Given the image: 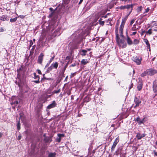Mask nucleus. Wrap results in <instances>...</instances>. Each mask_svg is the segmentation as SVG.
Here are the masks:
<instances>
[{
	"mask_svg": "<svg viewBox=\"0 0 157 157\" xmlns=\"http://www.w3.org/2000/svg\"><path fill=\"white\" fill-rule=\"evenodd\" d=\"M88 63V60L87 59H83L81 62V64L83 65H85Z\"/></svg>",
	"mask_w": 157,
	"mask_h": 157,
	"instance_id": "20",
	"label": "nucleus"
},
{
	"mask_svg": "<svg viewBox=\"0 0 157 157\" xmlns=\"http://www.w3.org/2000/svg\"><path fill=\"white\" fill-rule=\"evenodd\" d=\"M51 62H50V60H49V61L48 63L50 64L51 63Z\"/></svg>",
	"mask_w": 157,
	"mask_h": 157,
	"instance_id": "56",
	"label": "nucleus"
},
{
	"mask_svg": "<svg viewBox=\"0 0 157 157\" xmlns=\"http://www.w3.org/2000/svg\"><path fill=\"white\" fill-rule=\"evenodd\" d=\"M142 58L140 56H135L133 58V61L137 65H139L141 63Z\"/></svg>",
	"mask_w": 157,
	"mask_h": 157,
	"instance_id": "4",
	"label": "nucleus"
},
{
	"mask_svg": "<svg viewBox=\"0 0 157 157\" xmlns=\"http://www.w3.org/2000/svg\"><path fill=\"white\" fill-rule=\"evenodd\" d=\"M33 44V43L32 41V40H30V46H31Z\"/></svg>",
	"mask_w": 157,
	"mask_h": 157,
	"instance_id": "42",
	"label": "nucleus"
},
{
	"mask_svg": "<svg viewBox=\"0 0 157 157\" xmlns=\"http://www.w3.org/2000/svg\"><path fill=\"white\" fill-rule=\"evenodd\" d=\"M148 75L151 76L157 73V71L154 70H147Z\"/></svg>",
	"mask_w": 157,
	"mask_h": 157,
	"instance_id": "9",
	"label": "nucleus"
},
{
	"mask_svg": "<svg viewBox=\"0 0 157 157\" xmlns=\"http://www.w3.org/2000/svg\"><path fill=\"white\" fill-rule=\"evenodd\" d=\"M139 40L135 39L134 40L133 43L134 44H138L139 43Z\"/></svg>",
	"mask_w": 157,
	"mask_h": 157,
	"instance_id": "28",
	"label": "nucleus"
},
{
	"mask_svg": "<svg viewBox=\"0 0 157 157\" xmlns=\"http://www.w3.org/2000/svg\"><path fill=\"white\" fill-rule=\"evenodd\" d=\"M18 140H20L21 138V136H18Z\"/></svg>",
	"mask_w": 157,
	"mask_h": 157,
	"instance_id": "53",
	"label": "nucleus"
},
{
	"mask_svg": "<svg viewBox=\"0 0 157 157\" xmlns=\"http://www.w3.org/2000/svg\"><path fill=\"white\" fill-rule=\"evenodd\" d=\"M56 154L55 153H50L49 154L48 157H55Z\"/></svg>",
	"mask_w": 157,
	"mask_h": 157,
	"instance_id": "23",
	"label": "nucleus"
},
{
	"mask_svg": "<svg viewBox=\"0 0 157 157\" xmlns=\"http://www.w3.org/2000/svg\"><path fill=\"white\" fill-rule=\"evenodd\" d=\"M58 66V63L57 62H55L52 63L51 66L49 67L47 70L48 72L53 70L54 69H56L57 68Z\"/></svg>",
	"mask_w": 157,
	"mask_h": 157,
	"instance_id": "3",
	"label": "nucleus"
},
{
	"mask_svg": "<svg viewBox=\"0 0 157 157\" xmlns=\"http://www.w3.org/2000/svg\"><path fill=\"white\" fill-rule=\"evenodd\" d=\"M138 28L136 27V25H134L132 28L131 30L132 31H135Z\"/></svg>",
	"mask_w": 157,
	"mask_h": 157,
	"instance_id": "26",
	"label": "nucleus"
},
{
	"mask_svg": "<svg viewBox=\"0 0 157 157\" xmlns=\"http://www.w3.org/2000/svg\"><path fill=\"white\" fill-rule=\"evenodd\" d=\"M49 10H50L52 11V10H53V9L52 8H49Z\"/></svg>",
	"mask_w": 157,
	"mask_h": 157,
	"instance_id": "54",
	"label": "nucleus"
},
{
	"mask_svg": "<svg viewBox=\"0 0 157 157\" xmlns=\"http://www.w3.org/2000/svg\"><path fill=\"white\" fill-rule=\"evenodd\" d=\"M19 17H20L21 18H24L25 17V16L24 15H20L19 16Z\"/></svg>",
	"mask_w": 157,
	"mask_h": 157,
	"instance_id": "43",
	"label": "nucleus"
},
{
	"mask_svg": "<svg viewBox=\"0 0 157 157\" xmlns=\"http://www.w3.org/2000/svg\"><path fill=\"white\" fill-rule=\"evenodd\" d=\"M82 52L83 53L81 55L82 56H84L86 55V53L87 52V50L83 49L82 50Z\"/></svg>",
	"mask_w": 157,
	"mask_h": 157,
	"instance_id": "24",
	"label": "nucleus"
},
{
	"mask_svg": "<svg viewBox=\"0 0 157 157\" xmlns=\"http://www.w3.org/2000/svg\"><path fill=\"white\" fill-rule=\"evenodd\" d=\"M59 92V90H57L55 91V93H57Z\"/></svg>",
	"mask_w": 157,
	"mask_h": 157,
	"instance_id": "50",
	"label": "nucleus"
},
{
	"mask_svg": "<svg viewBox=\"0 0 157 157\" xmlns=\"http://www.w3.org/2000/svg\"><path fill=\"white\" fill-rule=\"evenodd\" d=\"M98 22L99 23V24L100 25H103L104 24V21H101V19L100 18L98 21Z\"/></svg>",
	"mask_w": 157,
	"mask_h": 157,
	"instance_id": "25",
	"label": "nucleus"
},
{
	"mask_svg": "<svg viewBox=\"0 0 157 157\" xmlns=\"http://www.w3.org/2000/svg\"><path fill=\"white\" fill-rule=\"evenodd\" d=\"M106 17V16H105V17H104L105 18Z\"/></svg>",
	"mask_w": 157,
	"mask_h": 157,
	"instance_id": "62",
	"label": "nucleus"
},
{
	"mask_svg": "<svg viewBox=\"0 0 157 157\" xmlns=\"http://www.w3.org/2000/svg\"><path fill=\"white\" fill-rule=\"evenodd\" d=\"M133 75L135 73V70H133Z\"/></svg>",
	"mask_w": 157,
	"mask_h": 157,
	"instance_id": "55",
	"label": "nucleus"
},
{
	"mask_svg": "<svg viewBox=\"0 0 157 157\" xmlns=\"http://www.w3.org/2000/svg\"><path fill=\"white\" fill-rule=\"evenodd\" d=\"M33 41H35V39H33Z\"/></svg>",
	"mask_w": 157,
	"mask_h": 157,
	"instance_id": "63",
	"label": "nucleus"
},
{
	"mask_svg": "<svg viewBox=\"0 0 157 157\" xmlns=\"http://www.w3.org/2000/svg\"><path fill=\"white\" fill-rule=\"evenodd\" d=\"M75 65H76V64L75 63H74V64H72L71 65V66L72 67H74V66H75Z\"/></svg>",
	"mask_w": 157,
	"mask_h": 157,
	"instance_id": "49",
	"label": "nucleus"
},
{
	"mask_svg": "<svg viewBox=\"0 0 157 157\" xmlns=\"http://www.w3.org/2000/svg\"><path fill=\"white\" fill-rule=\"evenodd\" d=\"M136 121L140 125L142 124H144L146 121L147 120L146 117H144L143 119L141 120L140 117H138L136 118Z\"/></svg>",
	"mask_w": 157,
	"mask_h": 157,
	"instance_id": "5",
	"label": "nucleus"
},
{
	"mask_svg": "<svg viewBox=\"0 0 157 157\" xmlns=\"http://www.w3.org/2000/svg\"><path fill=\"white\" fill-rule=\"evenodd\" d=\"M129 15L128 14V15L123 18L122 19V22L120 26V27L119 30V34L121 36V37L123 36V28L124 25L125 23V22L127 19Z\"/></svg>",
	"mask_w": 157,
	"mask_h": 157,
	"instance_id": "2",
	"label": "nucleus"
},
{
	"mask_svg": "<svg viewBox=\"0 0 157 157\" xmlns=\"http://www.w3.org/2000/svg\"><path fill=\"white\" fill-rule=\"evenodd\" d=\"M143 7L141 6H140L137 8V11L139 12L141 11Z\"/></svg>",
	"mask_w": 157,
	"mask_h": 157,
	"instance_id": "27",
	"label": "nucleus"
},
{
	"mask_svg": "<svg viewBox=\"0 0 157 157\" xmlns=\"http://www.w3.org/2000/svg\"><path fill=\"white\" fill-rule=\"evenodd\" d=\"M56 103L55 101H53L52 102L47 106V108L50 109L55 107L56 105Z\"/></svg>",
	"mask_w": 157,
	"mask_h": 157,
	"instance_id": "13",
	"label": "nucleus"
},
{
	"mask_svg": "<svg viewBox=\"0 0 157 157\" xmlns=\"http://www.w3.org/2000/svg\"><path fill=\"white\" fill-rule=\"evenodd\" d=\"M145 135L146 134L144 133L141 134L140 133H137L136 136L138 140H140L142 138L144 137Z\"/></svg>",
	"mask_w": 157,
	"mask_h": 157,
	"instance_id": "12",
	"label": "nucleus"
},
{
	"mask_svg": "<svg viewBox=\"0 0 157 157\" xmlns=\"http://www.w3.org/2000/svg\"><path fill=\"white\" fill-rule=\"evenodd\" d=\"M17 19V17H15L13 18H10V22H14Z\"/></svg>",
	"mask_w": 157,
	"mask_h": 157,
	"instance_id": "31",
	"label": "nucleus"
},
{
	"mask_svg": "<svg viewBox=\"0 0 157 157\" xmlns=\"http://www.w3.org/2000/svg\"><path fill=\"white\" fill-rule=\"evenodd\" d=\"M91 50V49L90 48H89V49H87V50H87V51H90Z\"/></svg>",
	"mask_w": 157,
	"mask_h": 157,
	"instance_id": "51",
	"label": "nucleus"
},
{
	"mask_svg": "<svg viewBox=\"0 0 157 157\" xmlns=\"http://www.w3.org/2000/svg\"><path fill=\"white\" fill-rule=\"evenodd\" d=\"M44 140L46 142H51L52 141L51 137H46L44 139Z\"/></svg>",
	"mask_w": 157,
	"mask_h": 157,
	"instance_id": "18",
	"label": "nucleus"
},
{
	"mask_svg": "<svg viewBox=\"0 0 157 157\" xmlns=\"http://www.w3.org/2000/svg\"><path fill=\"white\" fill-rule=\"evenodd\" d=\"M151 27H154L155 28H157V24L155 21H152L151 23Z\"/></svg>",
	"mask_w": 157,
	"mask_h": 157,
	"instance_id": "14",
	"label": "nucleus"
},
{
	"mask_svg": "<svg viewBox=\"0 0 157 157\" xmlns=\"http://www.w3.org/2000/svg\"><path fill=\"white\" fill-rule=\"evenodd\" d=\"M17 128L18 130H19L20 129V122L18 121L17 124Z\"/></svg>",
	"mask_w": 157,
	"mask_h": 157,
	"instance_id": "30",
	"label": "nucleus"
},
{
	"mask_svg": "<svg viewBox=\"0 0 157 157\" xmlns=\"http://www.w3.org/2000/svg\"><path fill=\"white\" fill-rule=\"evenodd\" d=\"M18 101H15V100L12 103H11L10 104H11V105H13V104H14V105H17V104H18Z\"/></svg>",
	"mask_w": 157,
	"mask_h": 157,
	"instance_id": "33",
	"label": "nucleus"
},
{
	"mask_svg": "<svg viewBox=\"0 0 157 157\" xmlns=\"http://www.w3.org/2000/svg\"><path fill=\"white\" fill-rule=\"evenodd\" d=\"M76 74V72H75L74 73H72L71 75V77L72 78Z\"/></svg>",
	"mask_w": 157,
	"mask_h": 157,
	"instance_id": "37",
	"label": "nucleus"
},
{
	"mask_svg": "<svg viewBox=\"0 0 157 157\" xmlns=\"http://www.w3.org/2000/svg\"><path fill=\"white\" fill-rule=\"evenodd\" d=\"M37 71H38V72L39 74H41V71L40 70H37Z\"/></svg>",
	"mask_w": 157,
	"mask_h": 157,
	"instance_id": "44",
	"label": "nucleus"
},
{
	"mask_svg": "<svg viewBox=\"0 0 157 157\" xmlns=\"http://www.w3.org/2000/svg\"><path fill=\"white\" fill-rule=\"evenodd\" d=\"M44 56V55L43 53H40V55L39 56L37 62L38 63L40 64L42 63Z\"/></svg>",
	"mask_w": 157,
	"mask_h": 157,
	"instance_id": "10",
	"label": "nucleus"
},
{
	"mask_svg": "<svg viewBox=\"0 0 157 157\" xmlns=\"http://www.w3.org/2000/svg\"><path fill=\"white\" fill-rule=\"evenodd\" d=\"M127 42L128 44L129 45L132 44L133 43L132 41L128 37H127Z\"/></svg>",
	"mask_w": 157,
	"mask_h": 157,
	"instance_id": "19",
	"label": "nucleus"
},
{
	"mask_svg": "<svg viewBox=\"0 0 157 157\" xmlns=\"http://www.w3.org/2000/svg\"><path fill=\"white\" fill-rule=\"evenodd\" d=\"M153 90L155 93L154 96L155 97L157 95V85L155 81H154L153 84Z\"/></svg>",
	"mask_w": 157,
	"mask_h": 157,
	"instance_id": "6",
	"label": "nucleus"
},
{
	"mask_svg": "<svg viewBox=\"0 0 157 157\" xmlns=\"http://www.w3.org/2000/svg\"><path fill=\"white\" fill-rule=\"evenodd\" d=\"M134 101L136 104V105L134 106V108H136L138 106L139 104L141 103V100L138 99V98H136L134 100Z\"/></svg>",
	"mask_w": 157,
	"mask_h": 157,
	"instance_id": "11",
	"label": "nucleus"
},
{
	"mask_svg": "<svg viewBox=\"0 0 157 157\" xmlns=\"http://www.w3.org/2000/svg\"><path fill=\"white\" fill-rule=\"evenodd\" d=\"M150 10V8L149 7H147L146 9L145 10V11L144 13H147Z\"/></svg>",
	"mask_w": 157,
	"mask_h": 157,
	"instance_id": "34",
	"label": "nucleus"
},
{
	"mask_svg": "<svg viewBox=\"0 0 157 157\" xmlns=\"http://www.w3.org/2000/svg\"><path fill=\"white\" fill-rule=\"evenodd\" d=\"M155 144L156 145H157V141L156 142Z\"/></svg>",
	"mask_w": 157,
	"mask_h": 157,
	"instance_id": "60",
	"label": "nucleus"
},
{
	"mask_svg": "<svg viewBox=\"0 0 157 157\" xmlns=\"http://www.w3.org/2000/svg\"><path fill=\"white\" fill-rule=\"evenodd\" d=\"M119 141V137H117L115 140L113 145L111 147V150L112 151H113L114 150V148L116 147L117 144L118 143Z\"/></svg>",
	"mask_w": 157,
	"mask_h": 157,
	"instance_id": "7",
	"label": "nucleus"
},
{
	"mask_svg": "<svg viewBox=\"0 0 157 157\" xmlns=\"http://www.w3.org/2000/svg\"><path fill=\"white\" fill-rule=\"evenodd\" d=\"M83 0H80L79 3H78V4H80L82 2Z\"/></svg>",
	"mask_w": 157,
	"mask_h": 157,
	"instance_id": "48",
	"label": "nucleus"
},
{
	"mask_svg": "<svg viewBox=\"0 0 157 157\" xmlns=\"http://www.w3.org/2000/svg\"><path fill=\"white\" fill-rule=\"evenodd\" d=\"M55 58V56H53L49 60L50 62H52L54 59Z\"/></svg>",
	"mask_w": 157,
	"mask_h": 157,
	"instance_id": "40",
	"label": "nucleus"
},
{
	"mask_svg": "<svg viewBox=\"0 0 157 157\" xmlns=\"http://www.w3.org/2000/svg\"><path fill=\"white\" fill-rule=\"evenodd\" d=\"M7 20V17L5 15H2L0 16V20L5 21Z\"/></svg>",
	"mask_w": 157,
	"mask_h": 157,
	"instance_id": "21",
	"label": "nucleus"
},
{
	"mask_svg": "<svg viewBox=\"0 0 157 157\" xmlns=\"http://www.w3.org/2000/svg\"><path fill=\"white\" fill-rule=\"evenodd\" d=\"M37 78H38L37 80H34V81H33V82H35L36 83H39L40 82V81H39L40 78H39V76H38Z\"/></svg>",
	"mask_w": 157,
	"mask_h": 157,
	"instance_id": "32",
	"label": "nucleus"
},
{
	"mask_svg": "<svg viewBox=\"0 0 157 157\" xmlns=\"http://www.w3.org/2000/svg\"><path fill=\"white\" fill-rule=\"evenodd\" d=\"M143 86V83L142 82H140L138 85L137 86V88L138 90H141Z\"/></svg>",
	"mask_w": 157,
	"mask_h": 157,
	"instance_id": "16",
	"label": "nucleus"
},
{
	"mask_svg": "<svg viewBox=\"0 0 157 157\" xmlns=\"http://www.w3.org/2000/svg\"><path fill=\"white\" fill-rule=\"evenodd\" d=\"M130 6L128 5V4L124 6H121L120 7H118L117 8L121 10H124L125 9H127L128 10H130Z\"/></svg>",
	"mask_w": 157,
	"mask_h": 157,
	"instance_id": "8",
	"label": "nucleus"
},
{
	"mask_svg": "<svg viewBox=\"0 0 157 157\" xmlns=\"http://www.w3.org/2000/svg\"><path fill=\"white\" fill-rule=\"evenodd\" d=\"M49 64L48 63L46 65L45 68L49 66Z\"/></svg>",
	"mask_w": 157,
	"mask_h": 157,
	"instance_id": "45",
	"label": "nucleus"
},
{
	"mask_svg": "<svg viewBox=\"0 0 157 157\" xmlns=\"http://www.w3.org/2000/svg\"><path fill=\"white\" fill-rule=\"evenodd\" d=\"M133 86V84H132L131 85L130 87H129V89H131Z\"/></svg>",
	"mask_w": 157,
	"mask_h": 157,
	"instance_id": "47",
	"label": "nucleus"
},
{
	"mask_svg": "<svg viewBox=\"0 0 157 157\" xmlns=\"http://www.w3.org/2000/svg\"><path fill=\"white\" fill-rule=\"evenodd\" d=\"M151 30L152 29H149L146 32V33L147 34H148L150 35L152 33Z\"/></svg>",
	"mask_w": 157,
	"mask_h": 157,
	"instance_id": "29",
	"label": "nucleus"
},
{
	"mask_svg": "<svg viewBox=\"0 0 157 157\" xmlns=\"http://www.w3.org/2000/svg\"><path fill=\"white\" fill-rule=\"evenodd\" d=\"M100 88H98V90H99H99H100Z\"/></svg>",
	"mask_w": 157,
	"mask_h": 157,
	"instance_id": "61",
	"label": "nucleus"
},
{
	"mask_svg": "<svg viewBox=\"0 0 157 157\" xmlns=\"http://www.w3.org/2000/svg\"><path fill=\"white\" fill-rule=\"evenodd\" d=\"M6 30L5 29L2 28H0V32H3Z\"/></svg>",
	"mask_w": 157,
	"mask_h": 157,
	"instance_id": "36",
	"label": "nucleus"
},
{
	"mask_svg": "<svg viewBox=\"0 0 157 157\" xmlns=\"http://www.w3.org/2000/svg\"><path fill=\"white\" fill-rule=\"evenodd\" d=\"M67 77H66V78H65V79H67Z\"/></svg>",
	"mask_w": 157,
	"mask_h": 157,
	"instance_id": "64",
	"label": "nucleus"
},
{
	"mask_svg": "<svg viewBox=\"0 0 157 157\" xmlns=\"http://www.w3.org/2000/svg\"><path fill=\"white\" fill-rule=\"evenodd\" d=\"M154 155L157 156V152L155 151H154Z\"/></svg>",
	"mask_w": 157,
	"mask_h": 157,
	"instance_id": "46",
	"label": "nucleus"
},
{
	"mask_svg": "<svg viewBox=\"0 0 157 157\" xmlns=\"http://www.w3.org/2000/svg\"><path fill=\"white\" fill-rule=\"evenodd\" d=\"M154 30L155 31H157V29H154Z\"/></svg>",
	"mask_w": 157,
	"mask_h": 157,
	"instance_id": "58",
	"label": "nucleus"
},
{
	"mask_svg": "<svg viewBox=\"0 0 157 157\" xmlns=\"http://www.w3.org/2000/svg\"><path fill=\"white\" fill-rule=\"evenodd\" d=\"M133 21H134L133 20L131 22V23L132 24V23L133 22Z\"/></svg>",
	"mask_w": 157,
	"mask_h": 157,
	"instance_id": "57",
	"label": "nucleus"
},
{
	"mask_svg": "<svg viewBox=\"0 0 157 157\" xmlns=\"http://www.w3.org/2000/svg\"><path fill=\"white\" fill-rule=\"evenodd\" d=\"M144 42L147 45V46L148 49L150 48V44L149 43L148 40L146 39H144Z\"/></svg>",
	"mask_w": 157,
	"mask_h": 157,
	"instance_id": "17",
	"label": "nucleus"
},
{
	"mask_svg": "<svg viewBox=\"0 0 157 157\" xmlns=\"http://www.w3.org/2000/svg\"><path fill=\"white\" fill-rule=\"evenodd\" d=\"M144 32H145V31H143V32H142V34H143Z\"/></svg>",
	"mask_w": 157,
	"mask_h": 157,
	"instance_id": "59",
	"label": "nucleus"
},
{
	"mask_svg": "<svg viewBox=\"0 0 157 157\" xmlns=\"http://www.w3.org/2000/svg\"><path fill=\"white\" fill-rule=\"evenodd\" d=\"M131 1L132 0H121V1L124 2V3L129 2Z\"/></svg>",
	"mask_w": 157,
	"mask_h": 157,
	"instance_id": "35",
	"label": "nucleus"
},
{
	"mask_svg": "<svg viewBox=\"0 0 157 157\" xmlns=\"http://www.w3.org/2000/svg\"><path fill=\"white\" fill-rule=\"evenodd\" d=\"M34 78H36V79H38V78H37V77L38 76H36V73H34Z\"/></svg>",
	"mask_w": 157,
	"mask_h": 157,
	"instance_id": "41",
	"label": "nucleus"
},
{
	"mask_svg": "<svg viewBox=\"0 0 157 157\" xmlns=\"http://www.w3.org/2000/svg\"><path fill=\"white\" fill-rule=\"evenodd\" d=\"M147 75H148L147 70L142 73L141 75V77H144Z\"/></svg>",
	"mask_w": 157,
	"mask_h": 157,
	"instance_id": "22",
	"label": "nucleus"
},
{
	"mask_svg": "<svg viewBox=\"0 0 157 157\" xmlns=\"http://www.w3.org/2000/svg\"><path fill=\"white\" fill-rule=\"evenodd\" d=\"M136 4V3L132 4H128V5H130V11H129V12L128 15H129V14H130V13L132 12L134 6Z\"/></svg>",
	"mask_w": 157,
	"mask_h": 157,
	"instance_id": "15",
	"label": "nucleus"
},
{
	"mask_svg": "<svg viewBox=\"0 0 157 157\" xmlns=\"http://www.w3.org/2000/svg\"><path fill=\"white\" fill-rule=\"evenodd\" d=\"M58 136L59 137H61L64 136L63 134H59L58 135Z\"/></svg>",
	"mask_w": 157,
	"mask_h": 157,
	"instance_id": "38",
	"label": "nucleus"
},
{
	"mask_svg": "<svg viewBox=\"0 0 157 157\" xmlns=\"http://www.w3.org/2000/svg\"><path fill=\"white\" fill-rule=\"evenodd\" d=\"M137 33V32H133L132 34H130V35L131 36H133V35H135L136 33Z\"/></svg>",
	"mask_w": 157,
	"mask_h": 157,
	"instance_id": "39",
	"label": "nucleus"
},
{
	"mask_svg": "<svg viewBox=\"0 0 157 157\" xmlns=\"http://www.w3.org/2000/svg\"><path fill=\"white\" fill-rule=\"evenodd\" d=\"M118 24H117L115 26L116 29L115 30V33L116 34V40L119 47L121 48H123L126 47L127 44L126 43L124 42L123 39H120L119 38V34L118 32Z\"/></svg>",
	"mask_w": 157,
	"mask_h": 157,
	"instance_id": "1",
	"label": "nucleus"
},
{
	"mask_svg": "<svg viewBox=\"0 0 157 157\" xmlns=\"http://www.w3.org/2000/svg\"><path fill=\"white\" fill-rule=\"evenodd\" d=\"M2 136V133L0 132V138Z\"/></svg>",
	"mask_w": 157,
	"mask_h": 157,
	"instance_id": "52",
	"label": "nucleus"
}]
</instances>
